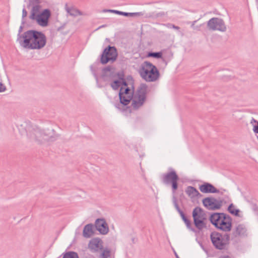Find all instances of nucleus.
<instances>
[{
	"instance_id": "nucleus-1",
	"label": "nucleus",
	"mask_w": 258,
	"mask_h": 258,
	"mask_svg": "<svg viewBox=\"0 0 258 258\" xmlns=\"http://www.w3.org/2000/svg\"><path fill=\"white\" fill-rule=\"evenodd\" d=\"M20 45L24 48L41 49L46 43V37L41 32L28 30L18 39Z\"/></svg>"
},
{
	"instance_id": "nucleus-2",
	"label": "nucleus",
	"mask_w": 258,
	"mask_h": 258,
	"mask_svg": "<svg viewBox=\"0 0 258 258\" xmlns=\"http://www.w3.org/2000/svg\"><path fill=\"white\" fill-rule=\"evenodd\" d=\"M28 137L35 140L39 144H43L47 142H53L56 139L53 130H41L36 127L29 129L27 134Z\"/></svg>"
},
{
	"instance_id": "nucleus-3",
	"label": "nucleus",
	"mask_w": 258,
	"mask_h": 258,
	"mask_svg": "<svg viewBox=\"0 0 258 258\" xmlns=\"http://www.w3.org/2000/svg\"><path fill=\"white\" fill-rule=\"evenodd\" d=\"M148 87L145 84H141L135 93L132 95L131 107L138 110L142 107L146 102Z\"/></svg>"
},
{
	"instance_id": "nucleus-4",
	"label": "nucleus",
	"mask_w": 258,
	"mask_h": 258,
	"mask_svg": "<svg viewBox=\"0 0 258 258\" xmlns=\"http://www.w3.org/2000/svg\"><path fill=\"white\" fill-rule=\"evenodd\" d=\"M141 77L147 82H154L157 80L160 74L156 67L152 63L146 61L141 66L140 71Z\"/></svg>"
},
{
	"instance_id": "nucleus-5",
	"label": "nucleus",
	"mask_w": 258,
	"mask_h": 258,
	"mask_svg": "<svg viewBox=\"0 0 258 258\" xmlns=\"http://www.w3.org/2000/svg\"><path fill=\"white\" fill-rule=\"evenodd\" d=\"M210 238L213 245L218 249H225L229 243V236L227 234L222 235L217 232H213Z\"/></svg>"
},
{
	"instance_id": "nucleus-6",
	"label": "nucleus",
	"mask_w": 258,
	"mask_h": 258,
	"mask_svg": "<svg viewBox=\"0 0 258 258\" xmlns=\"http://www.w3.org/2000/svg\"><path fill=\"white\" fill-rule=\"evenodd\" d=\"M161 179L164 184L171 185L173 192H175L177 189L179 177L174 169L169 168L168 172L162 175Z\"/></svg>"
},
{
	"instance_id": "nucleus-7",
	"label": "nucleus",
	"mask_w": 258,
	"mask_h": 258,
	"mask_svg": "<svg viewBox=\"0 0 258 258\" xmlns=\"http://www.w3.org/2000/svg\"><path fill=\"white\" fill-rule=\"evenodd\" d=\"M192 215L194 225L199 230H202L206 228L207 225L205 222L206 219L205 216V214L204 211L201 208L196 207L193 210Z\"/></svg>"
},
{
	"instance_id": "nucleus-8",
	"label": "nucleus",
	"mask_w": 258,
	"mask_h": 258,
	"mask_svg": "<svg viewBox=\"0 0 258 258\" xmlns=\"http://www.w3.org/2000/svg\"><path fill=\"white\" fill-rule=\"evenodd\" d=\"M117 57L116 49L114 46H108L101 54L100 62L102 64H106L109 61L112 62L116 60Z\"/></svg>"
},
{
	"instance_id": "nucleus-9",
	"label": "nucleus",
	"mask_w": 258,
	"mask_h": 258,
	"mask_svg": "<svg viewBox=\"0 0 258 258\" xmlns=\"http://www.w3.org/2000/svg\"><path fill=\"white\" fill-rule=\"evenodd\" d=\"M207 28L210 31H219L220 32H225L227 28L223 19L214 17L210 19L207 22Z\"/></svg>"
},
{
	"instance_id": "nucleus-10",
	"label": "nucleus",
	"mask_w": 258,
	"mask_h": 258,
	"mask_svg": "<svg viewBox=\"0 0 258 258\" xmlns=\"http://www.w3.org/2000/svg\"><path fill=\"white\" fill-rule=\"evenodd\" d=\"M202 202L207 209L211 210L219 209L222 204L221 201L217 200L216 199L212 197H207L204 199Z\"/></svg>"
},
{
	"instance_id": "nucleus-11",
	"label": "nucleus",
	"mask_w": 258,
	"mask_h": 258,
	"mask_svg": "<svg viewBox=\"0 0 258 258\" xmlns=\"http://www.w3.org/2000/svg\"><path fill=\"white\" fill-rule=\"evenodd\" d=\"M51 16L50 11L49 9H45L39 14L37 15L36 18L34 20L36 21L37 24L42 26L46 27L48 25V20Z\"/></svg>"
},
{
	"instance_id": "nucleus-12",
	"label": "nucleus",
	"mask_w": 258,
	"mask_h": 258,
	"mask_svg": "<svg viewBox=\"0 0 258 258\" xmlns=\"http://www.w3.org/2000/svg\"><path fill=\"white\" fill-rule=\"evenodd\" d=\"M231 227L232 219L231 217L229 215L223 213L222 219L218 225V229L225 232H229L231 230Z\"/></svg>"
},
{
	"instance_id": "nucleus-13",
	"label": "nucleus",
	"mask_w": 258,
	"mask_h": 258,
	"mask_svg": "<svg viewBox=\"0 0 258 258\" xmlns=\"http://www.w3.org/2000/svg\"><path fill=\"white\" fill-rule=\"evenodd\" d=\"M96 229L102 234H106L109 231L108 225L105 219H97L95 223Z\"/></svg>"
},
{
	"instance_id": "nucleus-14",
	"label": "nucleus",
	"mask_w": 258,
	"mask_h": 258,
	"mask_svg": "<svg viewBox=\"0 0 258 258\" xmlns=\"http://www.w3.org/2000/svg\"><path fill=\"white\" fill-rule=\"evenodd\" d=\"M199 189L203 193H219V190L208 182H205L201 185L199 186Z\"/></svg>"
},
{
	"instance_id": "nucleus-15",
	"label": "nucleus",
	"mask_w": 258,
	"mask_h": 258,
	"mask_svg": "<svg viewBox=\"0 0 258 258\" xmlns=\"http://www.w3.org/2000/svg\"><path fill=\"white\" fill-rule=\"evenodd\" d=\"M88 247L92 252L97 251L102 249V241L98 238H93L90 240Z\"/></svg>"
},
{
	"instance_id": "nucleus-16",
	"label": "nucleus",
	"mask_w": 258,
	"mask_h": 258,
	"mask_svg": "<svg viewBox=\"0 0 258 258\" xmlns=\"http://www.w3.org/2000/svg\"><path fill=\"white\" fill-rule=\"evenodd\" d=\"M223 213H215L211 215L210 217V221L211 223L214 225L217 228L222 219Z\"/></svg>"
},
{
	"instance_id": "nucleus-17",
	"label": "nucleus",
	"mask_w": 258,
	"mask_h": 258,
	"mask_svg": "<svg viewBox=\"0 0 258 258\" xmlns=\"http://www.w3.org/2000/svg\"><path fill=\"white\" fill-rule=\"evenodd\" d=\"M185 192L190 199H194L202 196V195L196 188L191 186L187 187Z\"/></svg>"
},
{
	"instance_id": "nucleus-18",
	"label": "nucleus",
	"mask_w": 258,
	"mask_h": 258,
	"mask_svg": "<svg viewBox=\"0 0 258 258\" xmlns=\"http://www.w3.org/2000/svg\"><path fill=\"white\" fill-rule=\"evenodd\" d=\"M123 88L121 87L119 93L120 103L124 105H126L132 102L131 95H124L123 93Z\"/></svg>"
},
{
	"instance_id": "nucleus-19",
	"label": "nucleus",
	"mask_w": 258,
	"mask_h": 258,
	"mask_svg": "<svg viewBox=\"0 0 258 258\" xmlns=\"http://www.w3.org/2000/svg\"><path fill=\"white\" fill-rule=\"evenodd\" d=\"M93 234V225L92 224H88L85 225L83 231V236L85 238H90Z\"/></svg>"
},
{
	"instance_id": "nucleus-20",
	"label": "nucleus",
	"mask_w": 258,
	"mask_h": 258,
	"mask_svg": "<svg viewBox=\"0 0 258 258\" xmlns=\"http://www.w3.org/2000/svg\"><path fill=\"white\" fill-rule=\"evenodd\" d=\"M41 6L39 5L36 4L33 6L30 12L29 16L30 19L34 20L36 18L37 15L39 14Z\"/></svg>"
},
{
	"instance_id": "nucleus-21",
	"label": "nucleus",
	"mask_w": 258,
	"mask_h": 258,
	"mask_svg": "<svg viewBox=\"0 0 258 258\" xmlns=\"http://www.w3.org/2000/svg\"><path fill=\"white\" fill-rule=\"evenodd\" d=\"M66 10L67 12L70 14V15L73 17L81 16L83 15L82 13L80 11L75 8H66Z\"/></svg>"
},
{
	"instance_id": "nucleus-22",
	"label": "nucleus",
	"mask_w": 258,
	"mask_h": 258,
	"mask_svg": "<svg viewBox=\"0 0 258 258\" xmlns=\"http://www.w3.org/2000/svg\"><path fill=\"white\" fill-rule=\"evenodd\" d=\"M242 233V226L238 225L235 229H234L232 232V237L233 238H237L241 237V234Z\"/></svg>"
},
{
	"instance_id": "nucleus-23",
	"label": "nucleus",
	"mask_w": 258,
	"mask_h": 258,
	"mask_svg": "<svg viewBox=\"0 0 258 258\" xmlns=\"http://www.w3.org/2000/svg\"><path fill=\"white\" fill-rule=\"evenodd\" d=\"M246 200L250 206V207L254 213L255 215L258 216V207L256 204L254 202V200H251L250 201L247 199H246Z\"/></svg>"
},
{
	"instance_id": "nucleus-24",
	"label": "nucleus",
	"mask_w": 258,
	"mask_h": 258,
	"mask_svg": "<svg viewBox=\"0 0 258 258\" xmlns=\"http://www.w3.org/2000/svg\"><path fill=\"white\" fill-rule=\"evenodd\" d=\"M167 15V13L166 12H160L158 13L157 12H153L151 14H150L149 17L153 18V19H157L158 18H163L166 16Z\"/></svg>"
},
{
	"instance_id": "nucleus-25",
	"label": "nucleus",
	"mask_w": 258,
	"mask_h": 258,
	"mask_svg": "<svg viewBox=\"0 0 258 258\" xmlns=\"http://www.w3.org/2000/svg\"><path fill=\"white\" fill-rule=\"evenodd\" d=\"M120 15H122L125 17H135V16H142L144 15L143 12H137V13H127L121 12Z\"/></svg>"
},
{
	"instance_id": "nucleus-26",
	"label": "nucleus",
	"mask_w": 258,
	"mask_h": 258,
	"mask_svg": "<svg viewBox=\"0 0 258 258\" xmlns=\"http://www.w3.org/2000/svg\"><path fill=\"white\" fill-rule=\"evenodd\" d=\"M113 70V68L111 66H107L105 68H104L102 70V77H105L108 76H109L111 75V74L112 73V70Z\"/></svg>"
},
{
	"instance_id": "nucleus-27",
	"label": "nucleus",
	"mask_w": 258,
	"mask_h": 258,
	"mask_svg": "<svg viewBox=\"0 0 258 258\" xmlns=\"http://www.w3.org/2000/svg\"><path fill=\"white\" fill-rule=\"evenodd\" d=\"M228 210L231 214L237 216L240 211L238 209H236L232 204H230L228 208Z\"/></svg>"
},
{
	"instance_id": "nucleus-28",
	"label": "nucleus",
	"mask_w": 258,
	"mask_h": 258,
	"mask_svg": "<svg viewBox=\"0 0 258 258\" xmlns=\"http://www.w3.org/2000/svg\"><path fill=\"white\" fill-rule=\"evenodd\" d=\"M198 20H195L192 22H188L187 24H190L191 28L195 31H200L201 30V27L202 26V24H200L199 25H196V24L198 22Z\"/></svg>"
},
{
	"instance_id": "nucleus-29",
	"label": "nucleus",
	"mask_w": 258,
	"mask_h": 258,
	"mask_svg": "<svg viewBox=\"0 0 258 258\" xmlns=\"http://www.w3.org/2000/svg\"><path fill=\"white\" fill-rule=\"evenodd\" d=\"M162 56V53L161 52H149L148 53L147 56L148 57H152L156 58H161Z\"/></svg>"
},
{
	"instance_id": "nucleus-30",
	"label": "nucleus",
	"mask_w": 258,
	"mask_h": 258,
	"mask_svg": "<svg viewBox=\"0 0 258 258\" xmlns=\"http://www.w3.org/2000/svg\"><path fill=\"white\" fill-rule=\"evenodd\" d=\"M111 251L108 248H105L103 249L101 254V258H108L110 256Z\"/></svg>"
},
{
	"instance_id": "nucleus-31",
	"label": "nucleus",
	"mask_w": 258,
	"mask_h": 258,
	"mask_svg": "<svg viewBox=\"0 0 258 258\" xmlns=\"http://www.w3.org/2000/svg\"><path fill=\"white\" fill-rule=\"evenodd\" d=\"M121 85L120 80H115L111 84V87L114 90H117Z\"/></svg>"
},
{
	"instance_id": "nucleus-32",
	"label": "nucleus",
	"mask_w": 258,
	"mask_h": 258,
	"mask_svg": "<svg viewBox=\"0 0 258 258\" xmlns=\"http://www.w3.org/2000/svg\"><path fill=\"white\" fill-rule=\"evenodd\" d=\"M184 223L185 224L187 228L191 230L192 232H196V230L195 228H192L191 226V223L189 220H188L186 217H185L183 220H182Z\"/></svg>"
},
{
	"instance_id": "nucleus-33",
	"label": "nucleus",
	"mask_w": 258,
	"mask_h": 258,
	"mask_svg": "<svg viewBox=\"0 0 258 258\" xmlns=\"http://www.w3.org/2000/svg\"><path fill=\"white\" fill-rule=\"evenodd\" d=\"M63 258H78V256L77 253L75 252H70L66 253Z\"/></svg>"
},
{
	"instance_id": "nucleus-34",
	"label": "nucleus",
	"mask_w": 258,
	"mask_h": 258,
	"mask_svg": "<svg viewBox=\"0 0 258 258\" xmlns=\"http://www.w3.org/2000/svg\"><path fill=\"white\" fill-rule=\"evenodd\" d=\"M250 235L249 232L248 231L247 228L243 227V238L248 237Z\"/></svg>"
},
{
	"instance_id": "nucleus-35",
	"label": "nucleus",
	"mask_w": 258,
	"mask_h": 258,
	"mask_svg": "<svg viewBox=\"0 0 258 258\" xmlns=\"http://www.w3.org/2000/svg\"><path fill=\"white\" fill-rule=\"evenodd\" d=\"M166 26L168 28H173L177 30H178L180 29L178 26H175V25L171 23H168L166 24Z\"/></svg>"
},
{
	"instance_id": "nucleus-36",
	"label": "nucleus",
	"mask_w": 258,
	"mask_h": 258,
	"mask_svg": "<svg viewBox=\"0 0 258 258\" xmlns=\"http://www.w3.org/2000/svg\"><path fill=\"white\" fill-rule=\"evenodd\" d=\"M131 90L129 88H123V93L124 95H131Z\"/></svg>"
},
{
	"instance_id": "nucleus-37",
	"label": "nucleus",
	"mask_w": 258,
	"mask_h": 258,
	"mask_svg": "<svg viewBox=\"0 0 258 258\" xmlns=\"http://www.w3.org/2000/svg\"><path fill=\"white\" fill-rule=\"evenodd\" d=\"M6 90V86L0 82V92H4Z\"/></svg>"
},
{
	"instance_id": "nucleus-38",
	"label": "nucleus",
	"mask_w": 258,
	"mask_h": 258,
	"mask_svg": "<svg viewBox=\"0 0 258 258\" xmlns=\"http://www.w3.org/2000/svg\"><path fill=\"white\" fill-rule=\"evenodd\" d=\"M173 203H174V205L176 209V210L178 211V212L180 211H181L180 209L179 208L177 203V202L176 201V200H174V201H173Z\"/></svg>"
},
{
	"instance_id": "nucleus-39",
	"label": "nucleus",
	"mask_w": 258,
	"mask_h": 258,
	"mask_svg": "<svg viewBox=\"0 0 258 258\" xmlns=\"http://www.w3.org/2000/svg\"><path fill=\"white\" fill-rule=\"evenodd\" d=\"M27 15V12L25 8L22 10V19H23Z\"/></svg>"
},
{
	"instance_id": "nucleus-40",
	"label": "nucleus",
	"mask_w": 258,
	"mask_h": 258,
	"mask_svg": "<svg viewBox=\"0 0 258 258\" xmlns=\"http://www.w3.org/2000/svg\"><path fill=\"white\" fill-rule=\"evenodd\" d=\"M253 131L255 134H258V122L257 124L254 125L253 127Z\"/></svg>"
},
{
	"instance_id": "nucleus-41",
	"label": "nucleus",
	"mask_w": 258,
	"mask_h": 258,
	"mask_svg": "<svg viewBox=\"0 0 258 258\" xmlns=\"http://www.w3.org/2000/svg\"><path fill=\"white\" fill-rule=\"evenodd\" d=\"M109 12L120 15L121 11L112 10L111 11H109Z\"/></svg>"
},
{
	"instance_id": "nucleus-42",
	"label": "nucleus",
	"mask_w": 258,
	"mask_h": 258,
	"mask_svg": "<svg viewBox=\"0 0 258 258\" xmlns=\"http://www.w3.org/2000/svg\"><path fill=\"white\" fill-rule=\"evenodd\" d=\"M179 214H180L181 218L182 220H183L185 217L186 216H185L184 214L183 213V212L181 210L180 211L178 212Z\"/></svg>"
},
{
	"instance_id": "nucleus-43",
	"label": "nucleus",
	"mask_w": 258,
	"mask_h": 258,
	"mask_svg": "<svg viewBox=\"0 0 258 258\" xmlns=\"http://www.w3.org/2000/svg\"><path fill=\"white\" fill-rule=\"evenodd\" d=\"M179 214H180L181 218L182 220H183L185 217L186 216H185L184 214L183 213V212L181 210L180 211L178 212Z\"/></svg>"
},
{
	"instance_id": "nucleus-44",
	"label": "nucleus",
	"mask_w": 258,
	"mask_h": 258,
	"mask_svg": "<svg viewBox=\"0 0 258 258\" xmlns=\"http://www.w3.org/2000/svg\"><path fill=\"white\" fill-rule=\"evenodd\" d=\"M121 81V85H123L125 87H126L127 84L125 81H124L122 78H121L120 80Z\"/></svg>"
},
{
	"instance_id": "nucleus-45",
	"label": "nucleus",
	"mask_w": 258,
	"mask_h": 258,
	"mask_svg": "<svg viewBox=\"0 0 258 258\" xmlns=\"http://www.w3.org/2000/svg\"><path fill=\"white\" fill-rule=\"evenodd\" d=\"M252 122H255V123H256V124H257L258 121H257L256 120L254 119V118H252V120H251V123H252Z\"/></svg>"
},
{
	"instance_id": "nucleus-46",
	"label": "nucleus",
	"mask_w": 258,
	"mask_h": 258,
	"mask_svg": "<svg viewBox=\"0 0 258 258\" xmlns=\"http://www.w3.org/2000/svg\"><path fill=\"white\" fill-rule=\"evenodd\" d=\"M219 192H220V193H221V194L223 195V194H224L225 192H227V191L226 190H225V189H223V190H222L221 191H219Z\"/></svg>"
},
{
	"instance_id": "nucleus-47",
	"label": "nucleus",
	"mask_w": 258,
	"mask_h": 258,
	"mask_svg": "<svg viewBox=\"0 0 258 258\" xmlns=\"http://www.w3.org/2000/svg\"><path fill=\"white\" fill-rule=\"evenodd\" d=\"M23 26H21L19 28V33H20L22 31V29H23Z\"/></svg>"
},
{
	"instance_id": "nucleus-48",
	"label": "nucleus",
	"mask_w": 258,
	"mask_h": 258,
	"mask_svg": "<svg viewBox=\"0 0 258 258\" xmlns=\"http://www.w3.org/2000/svg\"><path fill=\"white\" fill-rule=\"evenodd\" d=\"M106 26V25H101L100 26H99L96 30H98L101 28H104V27H105Z\"/></svg>"
},
{
	"instance_id": "nucleus-49",
	"label": "nucleus",
	"mask_w": 258,
	"mask_h": 258,
	"mask_svg": "<svg viewBox=\"0 0 258 258\" xmlns=\"http://www.w3.org/2000/svg\"><path fill=\"white\" fill-rule=\"evenodd\" d=\"M112 10H107V9H104L102 11L103 12H109V11H111Z\"/></svg>"
},
{
	"instance_id": "nucleus-50",
	"label": "nucleus",
	"mask_w": 258,
	"mask_h": 258,
	"mask_svg": "<svg viewBox=\"0 0 258 258\" xmlns=\"http://www.w3.org/2000/svg\"><path fill=\"white\" fill-rule=\"evenodd\" d=\"M33 1H34L35 2V3H36L38 5H39V4L40 3V0H33Z\"/></svg>"
},
{
	"instance_id": "nucleus-51",
	"label": "nucleus",
	"mask_w": 258,
	"mask_h": 258,
	"mask_svg": "<svg viewBox=\"0 0 258 258\" xmlns=\"http://www.w3.org/2000/svg\"><path fill=\"white\" fill-rule=\"evenodd\" d=\"M220 258H230L229 256H223L221 257Z\"/></svg>"
},
{
	"instance_id": "nucleus-52",
	"label": "nucleus",
	"mask_w": 258,
	"mask_h": 258,
	"mask_svg": "<svg viewBox=\"0 0 258 258\" xmlns=\"http://www.w3.org/2000/svg\"><path fill=\"white\" fill-rule=\"evenodd\" d=\"M115 107H116V108H119V107H118V105H115Z\"/></svg>"
},
{
	"instance_id": "nucleus-53",
	"label": "nucleus",
	"mask_w": 258,
	"mask_h": 258,
	"mask_svg": "<svg viewBox=\"0 0 258 258\" xmlns=\"http://www.w3.org/2000/svg\"><path fill=\"white\" fill-rule=\"evenodd\" d=\"M176 257H177V258H179V257L177 255H176Z\"/></svg>"
}]
</instances>
